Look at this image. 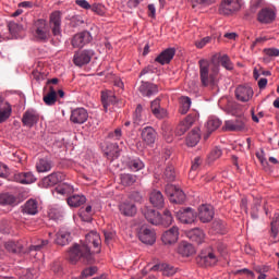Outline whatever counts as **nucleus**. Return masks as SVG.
<instances>
[{"instance_id":"1","label":"nucleus","mask_w":279,"mask_h":279,"mask_svg":"<svg viewBox=\"0 0 279 279\" xmlns=\"http://www.w3.org/2000/svg\"><path fill=\"white\" fill-rule=\"evenodd\" d=\"M99 245H101V238L99 233L95 231H90L85 235V242L80 244H74L69 253V260L72 264L77 263V260H86L90 263L93 258V254L99 253Z\"/></svg>"},{"instance_id":"2","label":"nucleus","mask_w":279,"mask_h":279,"mask_svg":"<svg viewBox=\"0 0 279 279\" xmlns=\"http://www.w3.org/2000/svg\"><path fill=\"white\" fill-rule=\"evenodd\" d=\"M199 77L203 86H215V80L219 73V64L209 63L206 59L198 61Z\"/></svg>"},{"instance_id":"3","label":"nucleus","mask_w":279,"mask_h":279,"mask_svg":"<svg viewBox=\"0 0 279 279\" xmlns=\"http://www.w3.org/2000/svg\"><path fill=\"white\" fill-rule=\"evenodd\" d=\"M233 110V114H240L239 118H236L235 120H227L225 122L223 125V130L226 132H243V130H245V117H242L241 113V107L238 104H233L232 105Z\"/></svg>"},{"instance_id":"4","label":"nucleus","mask_w":279,"mask_h":279,"mask_svg":"<svg viewBox=\"0 0 279 279\" xmlns=\"http://www.w3.org/2000/svg\"><path fill=\"white\" fill-rule=\"evenodd\" d=\"M197 263L202 267H213L219 263V257L217 256V253H215V250L206 248L201 252L199 256L197 257Z\"/></svg>"},{"instance_id":"5","label":"nucleus","mask_w":279,"mask_h":279,"mask_svg":"<svg viewBox=\"0 0 279 279\" xmlns=\"http://www.w3.org/2000/svg\"><path fill=\"white\" fill-rule=\"evenodd\" d=\"M137 236L145 245H154L156 243V230L147 225H143L137 229Z\"/></svg>"},{"instance_id":"6","label":"nucleus","mask_w":279,"mask_h":279,"mask_svg":"<svg viewBox=\"0 0 279 279\" xmlns=\"http://www.w3.org/2000/svg\"><path fill=\"white\" fill-rule=\"evenodd\" d=\"M35 38L37 40H41L43 43H47L49 38H51V32H49V26H47V21L37 20L35 22Z\"/></svg>"},{"instance_id":"7","label":"nucleus","mask_w":279,"mask_h":279,"mask_svg":"<svg viewBox=\"0 0 279 279\" xmlns=\"http://www.w3.org/2000/svg\"><path fill=\"white\" fill-rule=\"evenodd\" d=\"M241 10V0H223L220 4L219 12L225 14V16H230L234 12Z\"/></svg>"},{"instance_id":"8","label":"nucleus","mask_w":279,"mask_h":279,"mask_svg":"<svg viewBox=\"0 0 279 279\" xmlns=\"http://www.w3.org/2000/svg\"><path fill=\"white\" fill-rule=\"evenodd\" d=\"M93 56H95V50L77 51L74 54L73 62L75 66H85V64H88L93 60Z\"/></svg>"},{"instance_id":"9","label":"nucleus","mask_w":279,"mask_h":279,"mask_svg":"<svg viewBox=\"0 0 279 279\" xmlns=\"http://www.w3.org/2000/svg\"><path fill=\"white\" fill-rule=\"evenodd\" d=\"M49 25L53 36H62V16L60 12L51 13Z\"/></svg>"},{"instance_id":"10","label":"nucleus","mask_w":279,"mask_h":279,"mask_svg":"<svg viewBox=\"0 0 279 279\" xmlns=\"http://www.w3.org/2000/svg\"><path fill=\"white\" fill-rule=\"evenodd\" d=\"M254 97V89L250 86L240 85L235 88V98L238 101H242L243 104L250 101Z\"/></svg>"},{"instance_id":"11","label":"nucleus","mask_w":279,"mask_h":279,"mask_svg":"<svg viewBox=\"0 0 279 279\" xmlns=\"http://www.w3.org/2000/svg\"><path fill=\"white\" fill-rule=\"evenodd\" d=\"M177 218L181 223H194L195 220L197 219V214L193 208L187 207L184 209H181L177 213Z\"/></svg>"},{"instance_id":"12","label":"nucleus","mask_w":279,"mask_h":279,"mask_svg":"<svg viewBox=\"0 0 279 279\" xmlns=\"http://www.w3.org/2000/svg\"><path fill=\"white\" fill-rule=\"evenodd\" d=\"M215 217V210L210 205H202L198 207V219L202 223H210Z\"/></svg>"},{"instance_id":"13","label":"nucleus","mask_w":279,"mask_h":279,"mask_svg":"<svg viewBox=\"0 0 279 279\" xmlns=\"http://www.w3.org/2000/svg\"><path fill=\"white\" fill-rule=\"evenodd\" d=\"M92 40L93 36H90V33L85 31L74 35V37L72 38V46L77 49H82L84 45H88V43H90Z\"/></svg>"},{"instance_id":"14","label":"nucleus","mask_w":279,"mask_h":279,"mask_svg":"<svg viewBox=\"0 0 279 279\" xmlns=\"http://www.w3.org/2000/svg\"><path fill=\"white\" fill-rule=\"evenodd\" d=\"M180 236V229L178 227H172L169 230L165 231L161 241L165 245H172V243H177Z\"/></svg>"},{"instance_id":"15","label":"nucleus","mask_w":279,"mask_h":279,"mask_svg":"<svg viewBox=\"0 0 279 279\" xmlns=\"http://www.w3.org/2000/svg\"><path fill=\"white\" fill-rule=\"evenodd\" d=\"M70 120L72 123L82 125V123H86V121H88V111H86L84 108H76L72 110Z\"/></svg>"},{"instance_id":"16","label":"nucleus","mask_w":279,"mask_h":279,"mask_svg":"<svg viewBox=\"0 0 279 279\" xmlns=\"http://www.w3.org/2000/svg\"><path fill=\"white\" fill-rule=\"evenodd\" d=\"M259 23L269 24L276 21V12L269 8L262 9L257 14Z\"/></svg>"},{"instance_id":"17","label":"nucleus","mask_w":279,"mask_h":279,"mask_svg":"<svg viewBox=\"0 0 279 279\" xmlns=\"http://www.w3.org/2000/svg\"><path fill=\"white\" fill-rule=\"evenodd\" d=\"M175 57V48H167L159 56L156 57L155 62L161 65L169 64Z\"/></svg>"},{"instance_id":"18","label":"nucleus","mask_w":279,"mask_h":279,"mask_svg":"<svg viewBox=\"0 0 279 279\" xmlns=\"http://www.w3.org/2000/svg\"><path fill=\"white\" fill-rule=\"evenodd\" d=\"M142 213L149 223L153 226H160V213L156 211V209L145 207L142 209Z\"/></svg>"},{"instance_id":"19","label":"nucleus","mask_w":279,"mask_h":279,"mask_svg":"<svg viewBox=\"0 0 279 279\" xmlns=\"http://www.w3.org/2000/svg\"><path fill=\"white\" fill-rule=\"evenodd\" d=\"M138 90L143 97H151L153 95H158V85L149 82H142Z\"/></svg>"},{"instance_id":"20","label":"nucleus","mask_w":279,"mask_h":279,"mask_svg":"<svg viewBox=\"0 0 279 279\" xmlns=\"http://www.w3.org/2000/svg\"><path fill=\"white\" fill-rule=\"evenodd\" d=\"M14 182H19L20 184H34L36 182V177L32 172H16L13 175Z\"/></svg>"},{"instance_id":"21","label":"nucleus","mask_w":279,"mask_h":279,"mask_svg":"<svg viewBox=\"0 0 279 279\" xmlns=\"http://www.w3.org/2000/svg\"><path fill=\"white\" fill-rule=\"evenodd\" d=\"M149 202L155 208H163L165 196L162 195V192L153 190L149 194Z\"/></svg>"},{"instance_id":"22","label":"nucleus","mask_w":279,"mask_h":279,"mask_svg":"<svg viewBox=\"0 0 279 279\" xmlns=\"http://www.w3.org/2000/svg\"><path fill=\"white\" fill-rule=\"evenodd\" d=\"M157 136L156 130L151 126H146L142 130V140L146 145H154Z\"/></svg>"},{"instance_id":"23","label":"nucleus","mask_w":279,"mask_h":279,"mask_svg":"<svg viewBox=\"0 0 279 279\" xmlns=\"http://www.w3.org/2000/svg\"><path fill=\"white\" fill-rule=\"evenodd\" d=\"M64 180V173L62 172H53L48 177H45L43 180L44 186H56V184L62 182Z\"/></svg>"},{"instance_id":"24","label":"nucleus","mask_w":279,"mask_h":279,"mask_svg":"<svg viewBox=\"0 0 279 279\" xmlns=\"http://www.w3.org/2000/svg\"><path fill=\"white\" fill-rule=\"evenodd\" d=\"M150 271H161L162 276L171 277L175 274V267L169 264H156L149 268Z\"/></svg>"},{"instance_id":"25","label":"nucleus","mask_w":279,"mask_h":279,"mask_svg":"<svg viewBox=\"0 0 279 279\" xmlns=\"http://www.w3.org/2000/svg\"><path fill=\"white\" fill-rule=\"evenodd\" d=\"M150 110L156 119H165L167 117V110L160 107V98H156L150 102Z\"/></svg>"},{"instance_id":"26","label":"nucleus","mask_w":279,"mask_h":279,"mask_svg":"<svg viewBox=\"0 0 279 279\" xmlns=\"http://www.w3.org/2000/svg\"><path fill=\"white\" fill-rule=\"evenodd\" d=\"M119 210L121 215H124V217H134V215H136L137 211L136 205H134V203L131 202H124L120 204Z\"/></svg>"},{"instance_id":"27","label":"nucleus","mask_w":279,"mask_h":279,"mask_svg":"<svg viewBox=\"0 0 279 279\" xmlns=\"http://www.w3.org/2000/svg\"><path fill=\"white\" fill-rule=\"evenodd\" d=\"M22 123L32 128L35 123H38V113L34 110H27L22 118Z\"/></svg>"},{"instance_id":"28","label":"nucleus","mask_w":279,"mask_h":279,"mask_svg":"<svg viewBox=\"0 0 279 279\" xmlns=\"http://www.w3.org/2000/svg\"><path fill=\"white\" fill-rule=\"evenodd\" d=\"M187 236L194 243H197L199 245V244L204 243V239L206 238V234H204V231L202 229L195 228V229L187 231Z\"/></svg>"},{"instance_id":"29","label":"nucleus","mask_w":279,"mask_h":279,"mask_svg":"<svg viewBox=\"0 0 279 279\" xmlns=\"http://www.w3.org/2000/svg\"><path fill=\"white\" fill-rule=\"evenodd\" d=\"M220 126L221 120H219V118H210L206 123L207 133L204 135L205 141H208L210 134H213V132H215V130H218V128Z\"/></svg>"},{"instance_id":"30","label":"nucleus","mask_w":279,"mask_h":279,"mask_svg":"<svg viewBox=\"0 0 279 279\" xmlns=\"http://www.w3.org/2000/svg\"><path fill=\"white\" fill-rule=\"evenodd\" d=\"M71 241V232L66 231V229H60L57 233L56 243L57 245H69Z\"/></svg>"},{"instance_id":"31","label":"nucleus","mask_w":279,"mask_h":279,"mask_svg":"<svg viewBox=\"0 0 279 279\" xmlns=\"http://www.w3.org/2000/svg\"><path fill=\"white\" fill-rule=\"evenodd\" d=\"M101 102L105 111H108L110 104H117V96L112 92L101 93Z\"/></svg>"},{"instance_id":"32","label":"nucleus","mask_w":279,"mask_h":279,"mask_svg":"<svg viewBox=\"0 0 279 279\" xmlns=\"http://www.w3.org/2000/svg\"><path fill=\"white\" fill-rule=\"evenodd\" d=\"M68 204L72 208H80V206L86 204V196L80 194L72 195L68 198Z\"/></svg>"},{"instance_id":"33","label":"nucleus","mask_w":279,"mask_h":279,"mask_svg":"<svg viewBox=\"0 0 279 279\" xmlns=\"http://www.w3.org/2000/svg\"><path fill=\"white\" fill-rule=\"evenodd\" d=\"M53 168V162L47 158L39 159L36 163V169L38 173H47L50 169Z\"/></svg>"},{"instance_id":"34","label":"nucleus","mask_w":279,"mask_h":279,"mask_svg":"<svg viewBox=\"0 0 279 279\" xmlns=\"http://www.w3.org/2000/svg\"><path fill=\"white\" fill-rule=\"evenodd\" d=\"M179 254L186 257L193 256V254H195V247L189 242H181L179 245Z\"/></svg>"},{"instance_id":"35","label":"nucleus","mask_w":279,"mask_h":279,"mask_svg":"<svg viewBox=\"0 0 279 279\" xmlns=\"http://www.w3.org/2000/svg\"><path fill=\"white\" fill-rule=\"evenodd\" d=\"M26 215H38V202L36 199H28L23 208Z\"/></svg>"},{"instance_id":"36","label":"nucleus","mask_w":279,"mask_h":279,"mask_svg":"<svg viewBox=\"0 0 279 279\" xmlns=\"http://www.w3.org/2000/svg\"><path fill=\"white\" fill-rule=\"evenodd\" d=\"M199 138H201L199 129H194L189 133L186 137V145L189 147H195V145L199 143Z\"/></svg>"},{"instance_id":"37","label":"nucleus","mask_w":279,"mask_h":279,"mask_svg":"<svg viewBox=\"0 0 279 279\" xmlns=\"http://www.w3.org/2000/svg\"><path fill=\"white\" fill-rule=\"evenodd\" d=\"M57 101L58 93H56L53 86H50L49 93L44 96V102L46 104V106H54Z\"/></svg>"},{"instance_id":"38","label":"nucleus","mask_w":279,"mask_h":279,"mask_svg":"<svg viewBox=\"0 0 279 279\" xmlns=\"http://www.w3.org/2000/svg\"><path fill=\"white\" fill-rule=\"evenodd\" d=\"M10 117H12V106L10 102H4L3 107L0 108V123H5Z\"/></svg>"},{"instance_id":"39","label":"nucleus","mask_w":279,"mask_h":279,"mask_svg":"<svg viewBox=\"0 0 279 279\" xmlns=\"http://www.w3.org/2000/svg\"><path fill=\"white\" fill-rule=\"evenodd\" d=\"M133 123L134 125H141V123H145V114H143V105H137L133 114Z\"/></svg>"},{"instance_id":"40","label":"nucleus","mask_w":279,"mask_h":279,"mask_svg":"<svg viewBox=\"0 0 279 279\" xmlns=\"http://www.w3.org/2000/svg\"><path fill=\"white\" fill-rule=\"evenodd\" d=\"M16 204V196L10 193H4L0 195L1 206H14Z\"/></svg>"},{"instance_id":"41","label":"nucleus","mask_w":279,"mask_h":279,"mask_svg":"<svg viewBox=\"0 0 279 279\" xmlns=\"http://www.w3.org/2000/svg\"><path fill=\"white\" fill-rule=\"evenodd\" d=\"M4 248L11 254H20V252H23V245L19 242L9 241L4 244Z\"/></svg>"},{"instance_id":"42","label":"nucleus","mask_w":279,"mask_h":279,"mask_svg":"<svg viewBox=\"0 0 279 279\" xmlns=\"http://www.w3.org/2000/svg\"><path fill=\"white\" fill-rule=\"evenodd\" d=\"M191 110V99L189 96H183L180 98V109L179 112L180 114H186Z\"/></svg>"},{"instance_id":"43","label":"nucleus","mask_w":279,"mask_h":279,"mask_svg":"<svg viewBox=\"0 0 279 279\" xmlns=\"http://www.w3.org/2000/svg\"><path fill=\"white\" fill-rule=\"evenodd\" d=\"M120 181L123 186H132L136 182V175L130 173H123L120 175Z\"/></svg>"},{"instance_id":"44","label":"nucleus","mask_w":279,"mask_h":279,"mask_svg":"<svg viewBox=\"0 0 279 279\" xmlns=\"http://www.w3.org/2000/svg\"><path fill=\"white\" fill-rule=\"evenodd\" d=\"M186 199V195L184 192L179 187L174 195L170 198V202L172 204H184V201Z\"/></svg>"},{"instance_id":"45","label":"nucleus","mask_w":279,"mask_h":279,"mask_svg":"<svg viewBox=\"0 0 279 279\" xmlns=\"http://www.w3.org/2000/svg\"><path fill=\"white\" fill-rule=\"evenodd\" d=\"M160 223L159 226H171L173 223V216L169 209L163 210V216H160Z\"/></svg>"},{"instance_id":"46","label":"nucleus","mask_w":279,"mask_h":279,"mask_svg":"<svg viewBox=\"0 0 279 279\" xmlns=\"http://www.w3.org/2000/svg\"><path fill=\"white\" fill-rule=\"evenodd\" d=\"M56 191L59 195H71L73 192V187L71 184L68 183H61L56 187Z\"/></svg>"},{"instance_id":"47","label":"nucleus","mask_w":279,"mask_h":279,"mask_svg":"<svg viewBox=\"0 0 279 279\" xmlns=\"http://www.w3.org/2000/svg\"><path fill=\"white\" fill-rule=\"evenodd\" d=\"M129 168L131 171H141V169H145V163L140 158L131 159L129 161Z\"/></svg>"},{"instance_id":"48","label":"nucleus","mask_w":279,"mask_h":279,"mask_svg":"<svg viewBox=\"0 0 279 279\" xmlns=\"http://www.w3.org/2000/svg\"><path fill=\"white\" fill-rule=\"evenodd\" d=\"M163 180L166 182H174L175 180V168L168 166L163 172Z\"/></svg>"},{"instance_id":"49","label":"nucleus","mask_w":279,"mask_h":279,"mask_svg":"<svg viewBox=\"0 0 279 279\" xmlns=\"http://www.w3.org/2000/svg\"><path fill=\"white\" fill-rule=\"evenodd\" d=\"M9 32L16 38L19 34H21L23 26L16 22H10L9 25Z\"/></svg>"},{"instance_id":"50","label":"nucleus","mask_w":279,"mask_h":279,"mask_svg":"<svg viewBox=\"0 0 279 279\" xmlns=\"http://www.w3.org/2000/svg\"><path fill=\"white\" fill-rule=\"evenodd\" d=\"M192 8H208V5H213L215 3V0H191Z\"/></svg>"},{"instance_id":"51","label":"nucleus","mask_w":279,"mask_h":279,"mask_svg":"<svg viewBox=\"0 0 279 279\" xmlns=\"http://www.w3.org/2000/svg\"><path fill=\"white\" fill-rule=\"evenodd\" d=\"M108 138H110V141H121V138H123V131L121 128H117L113 132L108 134Z\"/></svg>"},{"instance_id":"52","label":"nucleus","mask_w":279,"mask_h":279,"mask_svg":"<svg viewBox=\"0 0 279 279\" xmlns=\"http://www.w3.org/2000/svg\"><path fill=\"white\" fill-rule=\"evenodd\" d=\"M220 62H221L222 66L225 69H227V71H232V69L234 68L232 65V62L230 61V58L227 54H223L221 57Z\"/></svg>"},{"instance_id":"53","label":"nucleus","mask_w":279,"mask_h":279,"mask_svg":"<svg viewBox=\"0 0 279 279\" xmlns=\"http://www.w3.org/2000/svg\"><path fill=\"white\" fill-rule=\"evenodd\" d=\"M260 199L259 198H254L253 207H252V218L253 219H258V208H260Z\"/></svg>"},{"instance_id":"54","label":"nucleus","mask_w":279,"mask_h":279,"mask_svg":"<svg viewBox=\"0 0 279 279\" xmlns=\"http://www.w3.org/2000/svg\"><path fill=\"white\" fill-rule=\"evenodd\" d=\"M278 219H279V214H276L275 219L270 223V230H271L272 236L278 235Z\"/></svg>"},{"instance_id":"55","label":"nucleus","mask_w":279,"mask_h":279,"mask_svg":"<svg viewBox=\"0 0 279 279\" xmlns=\"http://www.w3.org/2000/svg\"><path fill=\"white\" fill-rule=\"evenodd\" d=\"M46 245H49V241L40 240L39 244H35L29 247V252H40V250H43V247H45Z\"/></svg>"},{"instance_id":"56","label":"nucleus","mask_w":279,"mask_h":279,"mask_svg":"<svg viewBox=\"0 0 279 279\" xmlns=\"http://www.w3.org/2000/svg\"><path fill=\"white\" fill-rule=\"evenodd\" d=\"M92 12H95V14H99L100 16H102V14H105V8L104 4L101 3H94L90 7Z\"/></svg>"},{"instance_id":"57","label":"nucleus","mask_w":279,"mask_h":279,"mask_svg":"<svg viewBox=\"0 0 279 279\" xmlns=\"http://www.w3.org/2000/svg\"><path fill=\"white\" fill-rule=\"evenodd\" d=\"M95 274H97V267L93 266L82 271V278H88L90 276H95Z\"/></svg>"},{"instance_id":"58","label":"nucleus","mask_w":279,"mask_h":279,"mask_svg":"<svg viewBox=\"0 0 279 279\" xmlns=\"http://www.w3.org/2000/svg\"><path fill=\"white\" fill-rule=\"evenodd\" d=\"M180 187L173 185V184H167L166 185V195H168V197H170V201H171V197H173L175 191H178Z\"/></svg>"},{"instance_id":"59","label":"nucleus","mask_w":279,"mask_h":279,"mask_svg":"<svg viewBox=\"0 0 279 279\" xmlns=\"http://www.w3.org/2000/svg\"><path fill=\"white\" fill-rule=\"evenodd\" d=\"M264 53L269 56V58H278L279 49L278 48H266L264 49Z\"/></svg>"},{"instance_id":"60","label":"nucleus","mask_w":279,"mask_h":279,"mask_svg":"<svg viewBox=\"0 0 279 279\" xmlns=\"http://www.w3.org/2000/svg\"><path fill=\"white\" fill-rule=\"evenodd\" d=\"M190 128L191 126H189L187 123H185L184 121H181L177 128V133L179 134V136H182V134H184Z\"/></svg>"},{"instance_id":"61","label":"nucleus","mask_w":279,"mask_h":279,"mask_svg":"<svg viewBox=\"0 0 279 279\" xmlns=\"http://www.w3.org/2000/svg\"><path fill=\"white\" fill-rule=\"evenodd\" d=\"M197 121V113H190L184 120L183 122L187 124V126L191 128V125H193V123H195Z\"/></svg>"},{"instance_id":"62","label":"nucleus","mask_w":279,"mask_h":279,"mask_svg":"<svg viewBox=\"0 0 279 279\" xmlns=\"http://www.w3.org/2000/svg\"><path fill=\"white\" fill-rule=\"evenodd\" d=\"M210 40H213V38L210 37H204L203 39L198 40L195 43V46L197 47V49H204L205 45H208L210 43Z\"/></svg>"},{"instance_id":"63","label":"nucleus","mask_w":279,"mask_h":279,"mask_svg":"<svg viewBox=\"0 0 279 279\" xmlns=\"http://www.w3.org/2000/svg\"><path fill=\"white\" fill-rule=\"evenodd\" d=\"M202 157H195L192 161L191 171H197L202 167Z\"/></svg>"},{"instance_id":"64","label":"nucleus","mask_w":279,"mask_h":279,"mask_svg":"<svg viewBox=\"0 0 279 279\" xmlns=\"http://www.w3.org/2000/svg\"><path fill=\"white\" fill-rule=\"evenodd\" d=\"M104 234H105V242L107 244L112 243V239H114V231L105 230Z\"/></svg>"}]
</instances>
